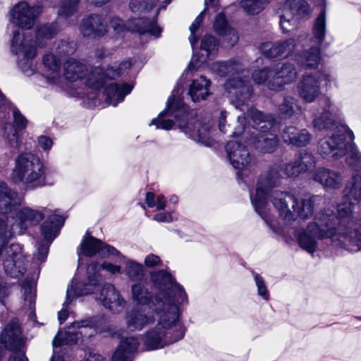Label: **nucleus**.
<instances>
[{
	"mask_svg": "<svg viewBox=\"0 0 361 361\" xmlns=\"http://www.w3.org/2000/svg\"><path fill=\"white\" fill-rule=\"evenodd\" d=\"M162 293L155 298L153 307H137L126 312L125 322L131 331H141L157 323L142 336L144 345L147 350L161 348L182 339L185 329L180 321V312L177 305L169 300L164 301Z\"/></svg>",
	"mask_w": 361,
	"mask_h": 361,
	"instance_id": "nucleus-2",
	"label": "nucleus"
},
{
	"mask_svg": "<svg viewBox=\"0 0 361 361\" xmlns=\"http://www.w3.org/2000/svg\"><path fill=\"white\" fill-rule=\"evenodd\" d=\"M155 296L142 283H137L131 286V299L139 307H153L155 303Z\"/></svg>",
	"mask_w": 361,
	"mask_h": 361,
	"instance_id": "nucleus-37",
	"label": "nucleus"
},
{
	"mask_svg": "<svg viewBox=\"0 0 361 361\" xmlns=\"http://www.w3.org/2000/svg\"><path fill=\"white\" fill-rule=\"evenodd\" d=\"M144 262L147 267H154L161 264V261L158 255L149 254L145 257Z\"/></svg>",
	"mask_w": 361,
	"mask_h": 361,
	"instance_id": "nucleus-56",
	"label": "nucleus"
},
{
	"mask_svg": "<svg viewBox=\"0 0 361 361\" xmlns=\"http://www.w3.org/2000/svg\"><path fill=\"white\" fill-rule=\"evenodd\" d=\"M101 280L97 264H90L87 269L86 280L77 283L76 279L74 278L71 286L68 287L66 303H70L75 296L95 294L96 300L106 309L114 314L121 312L126 305V300L114 285L105 283L100 287Z\"/></svg>",
	"mask_w": 361,
	"mask_h": 361,
	"instance_id": "nucleus-6",
	"label": "nucleus"
},
{
	"mask_svg": "<svg viewBox=\"0 0 361 361\" xmlns=\"http://www.w3.org/2000/svg\"><path fill=\"white\" fill-rule=\"evenodd\" d=\"M205 11V9L202 11L197 17L195 18V21L190 26V36L189 37V40L191 44L192 49H195V45L197 42V37L195 35V32L198 30L200 25H201L203 20V15Z\"/></svg>",
	"mask_w": 361,
	"mask_h": 361,
	"instance_id": "nucleus-49",
	"label": "nucleus"
},
{
	"mask_svg": "<svg viewBox=\"0 0 361 361\" xmlns=\"http://www.w3.org/2000/svg\"><path fill=\"white\" fill-rule=\"evenodd\" d=\"M276 128L267 130L265 133H252L251 140L255 147L262 152L270 153L274 151L278 145Z\"/></svg>",
	"mask_w": 361,
	"mask_h": 361,
	"instance_id": "nucleus-32",
	"label": "nucleus"
},
{
	"mask_svg": "<svg viewBox=\"0 0 361 361\" xmlns=\"http://www.w3.org/2000/svg\"><path fill=\"white\" fill-rule=\"evenodd\" d=\"M253 81L257 85H265L269 89V82L274 78L273 67L255 71L252 74Z\"/></svg>",
	"mask_w": 361,
	"mask_h": 361,
	"instance_id": "nucleus-44",
	"label": "nucleus"
},
{
	"mask_svg": "<svg viewBox=\"0 0 361 361\" xmlns=\"http://www.w3.org/2000/svg\"><path fill=\"white\" fill-rule=\"evenodd\" d=\"M150 0H130L129 7L133 13H142L149 8Z\"/></svg>",
	"mask_w": 361,
	"mask_h": 361,
	"instance_id": "nucleus-52",
	"label": "nucleus"
},
{
	"mask_svg": "<svg viewBox=\"0 0 361 361\" xmlns=\"http://www.w3.org/2000/svg\"><path fill=\"white\" fill-rule=\"evenodd\" d=\"M0 340L7 349L12 351L8 361H28L25 355L24 340L17 322L12 321L4 328Z\"/></svg>",
	"mask_w": 361,
	"mask_h": 361,
	"instance_id": "nucleus-17",
	"label": "nucleus"
},
{
	"mask_svg": "<svg viewBox=\"0 0 361 361\" xmlns=\"http://www.w3.org/2000/svg\"><path fill=\"white\" fill-rule=\"evenodd\" d=\"M281 137L285 143L298 147L307 146L312 140V135L307 129H298L293 126H286Z\"/></svg>",
	"mask_w": 361,
	"mask_h": 361,
	"instance_id": "nucleus-30",
	"label": "nucleus"
},
{
	"mask_svg": "<svg viewBox=\"0 0 361 361\" xmlns=\"http://www.w3.org/2000/svg\"><path fill=\"white\" fill-rule=\"evenodd\" d=\"M284 176L283 165L274 164L260 174L255 193H250V200L255 210L274 232H278V228L276 221L268 213V200L269 197L271 201V195L274 191L270 193L271 191L280 184Z\"/></svg>",
	"mask_w": 361,
	"mask_h": 361,
	"instance_id": "nucleus-9",
	"label": "nucleus"
},
{
	"mask_svg": "<svg viewBox=\"0 0 361 361\" xmlns=\"http://www.w3.org/2000/svg\"><path fill=\"white\" fill-rule=\"evenodd\" d=\"M150 279L159 290L157 296L162 293L165 295L164 301L169 300L171 304L177 305L179 309L181 305L188 303V296L183 286L175 282L172 276L166 271L151 272Z\"/></svg>",
	"mask_w": 361,
	"mask_h": 361,
	"instance_id": "nucleus-14",
	"label": "nucleus"
},
{
	"mask_svg": "<svg viewBox=\"0 0 361 361\" xmlns=\"http://www.w3.org/2000/svg\"><path fill=\"white\" fill-rule=\"evenodd\" d=\"M269 0H241L240 6L250 15L260 13L268 4Z\"/></svg>",
	"mask_w": 361,
	"mask_h": 361,
	"instance_id": "nucleus-43",
	"label": "nucleus"
},
{
	"mask_svg": "<svg viewBox=\"0 0 361 361\" xmlns=\"http://www.w3.org/2000/svg\"><path fill=\"white\" fill-rule=\"evenodd\" d=\"M323 200L322 196L310 195L297 197L288 191L274 190L271 195L273 206L279 211L280 216L288 223L295 219V215L302 219L312 216L316 207Z\"/></svg>",
	"mask_w": 361,
	"mask_h": 361,
	"instance_id": "nucleus-10",
	"label": "nucleus"
},
{
	"mask_svg": "<svg viewBox=\"0 0 361 361\" xmlns=\"http://www.w3.org/2000/svg\"><path fill=\"white\" fill-rule=\"evenodd\" d=\"M307 42L305 34L300 35L297 39L289 38L276 42H266L262 43L259 49L261 53L267 58H287L290 56L298 47H304L305 42Z\"/></svg>",
	"mask_w": 361,
	"mask_h": 361,
	"instance_id": "nucleus-18",
	"label": "nucleus"
},
{
	"mask_svg": "<svg viewBox=\"0 0 361 361\" xmlns=\"http://www.w3.org/2000/svg\"><path fill=\"white\" fill-rule=\"evenodd\" d=\"M15 131H20L25 129L27 124V120L16 107L12 109Z\"/></svg>",
	"mask_w": 361,
	"mask_h": 361,
	"instance_id": "nucleus-48",
	"label": "nucleus"
},
{
	"mask_svg": "<svg viewBox=\"0 0 361 361\" xmlns=\"http://www.w3.org/2000/svg\"><path fill=\"white\" fill-rule=\"evenodd\" d=\"M44 216H47V219L41 226L44 241L37 245V252L34 254V259L40 262H44L47 259L49 245L58 235L60 228L63 225L64 218L46 207L41 210L23 207L16 213V218L12 219L14 221L11 224L10 227L7 224V230L11 232L13 236L15 233H24L28 228L37 225Z\"/></svg>",
	"mask_w": 361,
	"mask_h": 361,
	"instance_id": "nucleus-5",
	"label": "nucleus"
},
{
	"mask_svg": "<svg viewBox=\"0 0 361 361\" xmlns=\"http://www.w3.org/2000/svg\"><path fill=\"white\" fill-rule=\"evenodd\" d=\"M181 90L182 87H179L178 83L173 90V94L167 101L166 109L161 111L157 118H153L151 121L150 125H155L157 128L170 130L174 125V121L171 118L172 117L177 121L186 118L187 106L182 99L176 97Z\"/></svg>",
	"mask_w": 361,
	"mask_h": 361,
	"instance_id": "nucleus-15",
	"label": "nucleus"
},
{
	"mask_svg": "<svg viewBox=\"0 0 361 361\" xmlns=\"http://www.w3.org/2000/svg\"><path fill=\"white\" fill-rule=\"evenodd\" d=\"M11 179L27 190H35L47 184L46 169L38 157L30 152H21L14 159Z\"/></svg>",
	"mask_w": 361,
	"mask_h": 361,
	"instance_id": "nucleus-11",
	"label": "nucleus"
},
{
	"mask_svg": "<svg viewBox=\"0 0 361 361\" xmlns=\"http://www.w3.org/2000/svg\"><path fill=\"white\" fill-rule=\"evenodd\" d=\"M157 11L152 19H147L145 16L138 18H130L126 24L118 17H113L110 20V26L116 33H121L126 30L137 32L140 34L149 33L157 37L161 35V30L157 25L155 17L158 15Z\"/></svg>",
	"mask_w": 361,
	"mask_h": 361,
	"instance_id": "nucleus-16",
	"label": "nucleus"
},
{
	"mask_svg": "<svg viewBox=\"0 0 361 361\" xmlns=\"http://www.w3.org/2000/svg\"><path fill=\"white\" fill-rule=\"evenodd\" d=\"M218 49V41L210 35H204L201 39L200 50L202 53L200 55L194 54L192 59L185 70L188 73L193 69H198L201 66L205 63L208 60H211L216 55Z\"/></svg>",
	"mask_w": 361,
	"mask_h": 361,
	"instance_id": "nucleus-24",
	"label": "nucleus"
},
{
	"mask_svg": "<svg viewBox=\"0 0 361 361\" xmlns=\"http://www.w3.org/2000/svg\"><path fill=\"white\" fill-rule=\"evenodd\" d=\"M318 77L319 82L321 83L322 80L325 81V85L329 86L330 84L336 81V78L331 73L326 71H317L314 73Z\"/></svg>",
	"mask_w": 361,
	"mask_h": 361,
	"instance_id": "nucleus-54",
	"label": "nucleus"
},
{
	"mask_svg": "<svg viewBox=\"0 0 361 361\" xmlns=\"http://www.w3.org/2000/svg\"><path fill=\"white\" fill-rule=\"evenodd\" d=\"M283 11L290 16L302 19L310 14V6L307 0H284Z\"/></svg>",
	"mask_w": 361,
	"mask_h": 361,
	"instance_id": "nucleus-38",
	"label": "nucleus"
},
{
	"mask_svg": "<svg viewBox=\"0 0 361 361\" xmlns=\"http://www.w3.org/2000/svg\"><path fill=\"white\" fill-rule=\"evenodd\" d=\"M279 109L280 114L286 118L298 115L302 111V107L298 100L291 96H286L283 98Z\"/></svg>",
	"mask_w": 361,
	"mask_h": 361,
	"instance_id": "nucleus-41",
	"label": "nucleus"
},
{
	"mask_svg": "<svg viewBox=\"0 0 361 361\" xmlns=\"http://www.w3.org/2000/svg\"><path fill=\"white\" fill-rule=\"evenodd\" d=\"M166 205V197L163 195H159L156 197V207L157 210H163Z\"/></svg>",
	"mask_w": 361,
	"mask_h": 361,
	"instance_id": "nucleus-61",
	"label": "nucleus"
},
{
	"mask_svg": "<svg viewBox=\"0 0 361 361\" xmlns=\"http://www.w3.org/2000/svg\"><path fill=\"white\" fill-rule=\"evenodd\" d=\"M9 293V287L4 281L3 279H0V300L4 299Z\"/></svg>",
	"mask_w": 361,
	"mask_h": 361,
	"instance_id": "nucleus-60",
	"label": "nucleus"
},
{
	"mask_svg": "<svg viewBox=\"0 0 361 361\" xmlns=\"http://www.w3.org/2000/svg\"><path fill=\"white\" fill-rule=\"evenodd\" d=\"M255 285L257 288V293L264 300L269 299V293L263 278L257 273H253Z\"/></svg>",
	"mask_w": 361,
	"mask_h": 361,
	"instance_id": "nucleus-50",
	"label": "nucleus"
},
{
	"mask_svg": "<svg viewBox=\"0 0 361 361\" xmlns=\"http://www.w3.org/2000/svg\"><path fill=\"white\" fill-rule=\"evenodd\" d=\"M80 0H61L58 10L59 18L68 20L72 17L77 18L78 6Z\"/></svg>",
	"mask_w": 361,
	"mask_h": 361,
	"instance_id": "nucleus-42",
	"label": "nucleus"
},
{
	"mask_svg": "<svg viewBox=\"0 0 361 361\" xmlns=\"http://www.w3.org/2000/svg\"><path fill=\"white\" fill-rule=\"evenodd\" d=\"M126 273L132 281L141 280L144 274V267L142 264L133 260H128L126 265Z\"/></svg>",
	"mask_w": 361,
	"mask_h": 361,
	"instance_id": "nucleus-45",
	"label": "nucleus"
},
{
	"mask_svg": "<svg viewBox=\"0 0 361 361\" xmlns=\"http://www.w3.org/2000/svg\"><path fill=\"white\" fill-rule=\"evenodd\" d=\"M241 74L244 78L237 75L227 80L224 85L226 90L233 97L231 103L243 112V115L240 116L245 117L246 124L248 123L255 130L254 132L265 133L269 129L276 128V124L271 115H264L262 111L249 106L252 88L244 71Z\"/></svg>",
	"mask_w": 361,
	"mask_h": 361,
	"instance_id": "nucleus-7",
	"label": "nucleus"
},
{
	"mask_svg": "<svg viewBox=\"0 0 361 361\" xmlns=\"http://www.w3.org/2000/svg\"><path fill=\"white\" fill-rule=\"evenodd\" d=\"M84 361H103V357L94 351H89Z\"/></svg>",
	"mask_w": 361,
	"mask_h": 361,
	"instance_id": "nucleus-62",
	"label": "nucleus"
},
{
	"mask_svg": "<svg viewBox=\"0 0 361 361\" xmlns=\"http://www.w3.org/2000/svg\"><path fill=\"white\" fill-rule=\"evenodd\" d=\"M316 165L317 159L314 155L302 150L295 155L293 161L283 165L284 175L288 178H295L302 173H310Z\"/></svg>",
	"mask_w": 361,
	"mask_h": 361,
	"instance_id": "nucleus-20",
	"label": "nucleus"
},
{
	"mask_svg": "<svg viewBox=\"0 0 361 361\" xmlns=\"http://www.w3.org/2000/svg\"><path fill=\"white\" fill-rule=\"evenodd\" d=\"M104 319H87L74 322L68 327V331H59L53 340V347L56 349L63 345H72L78 342L82 336L90 337L97 333L108 332L114 335L110 326H102Z\"/></svg>",
	"mask_w": 361,
	"mask_h": 361,
	"instance_id": "nucleus-12",
	"label": "nucleus"
},
{
	"mask_svg": "<svg viewBox=\"0 0 361 361\" xmlns=\"http://www.w3.org/2000/svg\"><path fill=\"white\" fill-rule=\"evenodd\" d=\"M273 67L274 78L269 82V89L281 91L285 85L295 80L298 72L295 65L290 62L278 63Z\"/></svg>",
	"mask_w": 361,
	"mask_h": 361,
	"instance_id": "nucleus-23",
	"label": "nucleus"
},
{
	"mask_svg": "<svg viewBox=\"0 0 361 361\" xmlns=\"http://www.w3.org/2000/svg\"><path fill=\"white\" fill-rule=\"evenodd\" d=\"M238 125L235 127L233 132V136L237 137L243 135V138L247 140V142H252V140L248 139V135L250 133V126H246V118L245 116H237ZM252 132H251L252 134Z\"/></svg>",
	"mask_w": 361,
	"mask_h": 361,
	"instance_id": "nucleus-46",
	"label": "nucleus"
},
{
	"mask_svg": "<svg viewBox=\"0 0 361 361\" xmlns=\"http://www.w3.org/2000/svg\"><path fill=\"white\" fill-rule=\"evenodd\" d=\"M322 102L324 108L322 113L314 118L313 126L318 130L328 133L318 143V154L326 159L345 156L347 164L355 171H361V153L352 142L353 132L335 123V118L338 117V109L329 97H324Z\"/></svg>",
	"mask_w": 361,
	"mask_h": 361,
	"instance_id": "nucleus-3",
	"label": "nucleus"
},
{
	"mask_svg": "<svg viewBox=\"0 0 361 361\" xmlns=\"http://www.w3.org/2000/svg\"><path fill=\"white\" fill-rule=\"evenodd\" d=\"M42 10V5L30 6L26 1H20L9 12L10 23L18 27L30 30L34 26Z\"/></svg>",
	"mask_w": 361,
	"mask_h": 361,
	"instance_id": "nucleus-19",
	"label": "nucleus"
},
{
	"mask_svg": "<svg viewBox=\"0 0 361 361\" xmlns=\"http://www.w3.org/2000/svg\"><path fill=\"white\" fill-rule=\"evenodd\" d=\"M211 84L210 80L203 75L193 79L189 85L188 92L191 100L193 102H200L206 100L211 94Z\"/></svg>",
	"mask_w": 361,
	"mask_h": 361,
	"instance_id": "nucleus-33",
	"label": "nucleus"
},
{
	"mask_svg": "<svg viewBox=\"0 0 361 361\" xmlns=\"http://www.w3.org/2000/svg\"><path fill=\"white\" fill-rule=\"evenodd\" d=\"M133 90V86L122 83L112 82L108 85L104 90L106 102L113 106H116L119 102L123 101L125 97Z\"/></svg>",
	"mask_w": 361,
	"mask_h": 361,
	"instance_id": "nucleus-35",
	"label": "nucleus"
},
{
	"mask_svg": "<svg viewBox=\"0 0 361 361\" xmlns=\"http://www.w3.org/2000/svg\"><path fill=\"white\" fill-rule=\"evenodd\" d=\"M18 192L12 190L4 181L0 180V258L5 272L13 278H19L25 272V259L20 245H6L12 238L7 230L8 214L18 203Z\"/></svg>",
	"mask_w": 361,
	"mask_h": 361,
	"instance_id": "nucleus-4",
	"label": "nucleus"
},
{
	"mask_svg": "<svg viewBox=\"0 0 361 361\" xmlns=\"http://www.w3.org/2000/svg\"><path fill=\"white\" fill-rule=\"evenodd\" d=\"M242 64L238 61H217L212 63L211 69L220 76L240 74Z\"/></svg>",
	"mask_w": 361,
	"mask_h": 361,
	"instance_id": "nucleus-39",
	"label": "nucleus"
},
{
	"mask_svg": "<svg viewBox=\"0 0 361 361\" xmlns=\"http://www.w3.org/2000/svg\"><path fill=\"white\" fill-rule=\"evenodd\" d=\"M59 31L56 23L43 24L35 29V41L19 30L13 31L11 40V51L17 56L18 67L27 75L34 72L33 59L37 55V47H43L48 40L54 37Z\"/></svg>",
	"mask_w": 361,
	"mask_h": 361,
	"instance_id": "nucleus-8",
	"label": "nucleus"
},
{
	"mask_svg": "<svg viewBox=\"0 0 361 361\" xmlns=\"http://www.w3.org/2000/svg\"><path fill=\"white\" fill-rule=\"evenodd\" d=\"M227 157L233 168L240 169L251 162V157L246 147L236 141H229L226 145Z\"/></svg>",
	"mask_w": 361,
	"mask_h": 361,
	"instance_id": "nucleus-27",
	"label": "nucleus"
},
{
	"mask_svg": "<svg viewBox=\"0 0 361 361\" xmlns=\"http://www.w3.org/2000/svg\"><path fill=\"white\" fill-rule=\"evenodd\" d=\"M8 142L11 148L19 149L20 147V138L17 131H15L11 136H8Z\"/></svg>",
	"mask_w": 361,
	"mask_h": 361,
	"instance_id": "nucleus-58",
	"label": "nucleus"
},
{
	"mask_svg": "<svg viewBox=\"0 0 361 361\" xmlns=\"http://www.w3.org/2000/svg\"><path fill=\"white\" fill-rule=\"evenodd\" d=\"M153 219L158 222H171L172 221V216L168 212L159 213L153 216Z\"/></svg>",
	"mask_w": 361,
	"mask_h": 361,
	"instance_id": "nucleus-59",
	"label": "nucleus"
},
{
	"mask_svg": "<svg viewBox=\"0 0 361 361\" xmlns=\"http://www.w3.org/2000/svg\"><path fill=\"white\" fill-rule=\"evenodd\" d=\"M80 250L87 257H92L98 253L102 257H112L116 262H121L125 259L117 249L92 236L84 238L80 244Z\"/></svg>",
	"mask_w": 361,
	"mask_h": 361,
	"instance_id": "nucleus-21",
	"label": "nucleus"
},
{
	"mask_svg": "<svg viewBox=\"0 0 361 361\" xmlns=\"http://www.w3.org/2000/svg\"><path fill=\"white\" fill-rule=\"evenodd\" d=\"M75 50L76 44L74 41L61 40L56 48V52L60 56L71 55Z\"/></svg>",
	"mask_w": 361,
	"mask_h": 361,
	"instance_id": "nucleus-47",
	"label": "nucleus"
},
{
	"mask_svg": "<svg viewBox=\"0 0 361 361\" xmlns=\"http://www.w3.org/2000/svg\"><path fill=\"white\" fill-rule=\"evenodd\" d=\"M61 61L52 53H47L43 57V64L47 71L54 74L47 77V81L51 84H57L59 80V72L61 68Z\"/></svg>",
	"mask_w": 361,
	"mask_h": 361,
	"instance_id": "nucleus-40",
	"label": "nucleus"
},
{
	"mask_svg": "<svg viewBox=\"0 0 361 361\" xmlns=\"http://www.w3.org/2000/svg\"><path fill=\"white\" fill-rule=\"evenodd\" d=\"M343 200L336 206V212L324 207L317 212L314 221L306 228L295 230V236L300 247L310 254L318 248L319 240L329 239L335 247L349 252L361 250V213L354 215L355 204L352 200H361V175L355 174L343 190Z\"/></svg>",
	"mask_w": 361,
	"mask_h": 361,
	"instance_id": "nucleus-1",
	"label": "nucleus"
},
{
	"mask_svg": "<svg viewBox=\"0 0 361 361\" xmlns=\"http://www.w3.org/2000/svg\"><path fill=\"white\" fill-rule=\"evenodd\" d=\"M98 264L97 263H96ZM102 268L110 272L111 274H116L121 272V267L118 265H115L108 262H104L101 267L97 265L98 272L99 273L100 269Z\"/></svg>",
	"mask_w": 361,
	"mask_h": 361,
	"instance_id": "nucleus-57",
	"label": "nucleus"
},
{
	"mask_svg": "<svg viewBox=\"0 0 361 361\" xmlns=\"http://www.w3.org/2000/svg\"><path fill=\"white\" fill-rule=\"evenodd\" d=\"M288 15H290L289 13H287L286 12H284V13L281 16L280 20L281 27L285 33L290 31L292 27L295 25V22L299 20L296 18H293V16L288 18Z\"/></svg>",
	"mask_w": 361,
	"mask_h": 361,
	"instance_id": "nucleus-51",
	"label": "nucleus"
},
{
	"mask_svg": "<svg viewBox=\"0 0 361 361\" xmlns=\"http://www.w3.org/2000/svg\"><path fill=\"white\" fill-rule=\"evenodd\" d=\"M139 345L135 336L123 339L112 357V361H133Z\"/></svg>",
	"mask_w": 361,
	"mask_h": 361,
	"instance_id": "nucleus-34",
	"label": "nucleus"
},
{
	"mask_svg": "<svg viewBox=\"0 0 361 361\" xmlns=\"http://www.w3.org/2000/svg\"><path fill=\"white\" fill-rule=\"evenodd\" d=\"M179 128L188 137L201 142L205 145L210 144L211 127L208 123H203L201 121L187 123L185 125L179 124Z\"/></svg>",
	"mask_w": 361,
	"mask_h": 361,
	"instance_id": "nucleus-28",
	"label": "nucleus"
},
{
	"mask_svg": "<svg viewBox=\"0 0 361 361\" xmlns=\"http://www.w3.org/2000/svg\"><path fill=\"white\" fill-rule=\"evenodd\" d=\"M145 203L150 208L155 207L156 201H155V195L152 192H148L145 195Z\"/></svg>",
	"mask_w": 361,
	"mask_h": 361,
	"instance_id": "nucleus-63",
	"label": "nucleus"
},
{
	"mask_svg": "<svg viewBox=\"0 0 361 361\" xmlns=\"http://www.w3.org/2000/svg\"><path fill=\"white\" fill-rule=\"evenodd\" d=\"M22 291L25 301L28 302L30 308H32L35 305V295L32 291V287L25 283L22 288Z\"/></svg>",
	"mask_w": 361,
	"mask_h": 361,
	"instance_id": "nucleus-53",
	"label": "nucleus"
},
{
	"mask_svg": "<svg viewBox=\"0 0 361 361\" xmlns=\"http://www.w3.org/2000/svg\"><path fill=\"white\" fill-rule=\"evenodd\" d=\"M131 66L130 60H126L119 64L115 63L114 66L104 71L101 67H94L90 75L87 80V85L93 90H99L104 86L105 79H114L120 76L126 70Z\"/></svg>",
	"mask_w": 361,
	"mask_h": 361,
	"instance_id": "nucleus-22",
	"label": "nucleus"
},
{
	"mask_svg": "<svg viewBox=\"0 0 361 361\" xmlns=\"http://www.w3.org/2000/svg\"><path fill=\"white\" fill-rule=\"evenodd\" d=\"M312 37L308 41L310 48L295 54L298 64L305 68H316L321 60V45L326 36V10L323 8L312 27Z\"/></svg>",
	"mask_w": 361,
	"mask_h": 361,
	"instance_id": "nucleus-13",
	"label": "nucleus"
},
{
	"mask_svg": "<svg viewBox=\"0 0 361 361\" xmlns=\"http://www.w3.org/2000/svg\"><path fill=\"white\" fill-rule=\"evenodd\" d=\"M93 70L94 68H92L90 73L87 75L88 68L86 64L78 60L71 59L64 63L63 75L68 81L73 82L82 81L86 76L89 77ZM87 79L88 78L85 80V84L86 86L92 89L87 85Z\"/></svg>",
	"mask_w": 361,
	"mask_h": 361,
	"instance_id": "nucleus-31",
	"label": "nucleus"
},
{
	"mask_svg": "<svg viewBox=\"0 0 361 361\" xmlns=\"http://www.w3.org/2000/svg\"><path fill=\"white\" fill-rule=\"evenodd\" d=\"M299 97L305 102H314L321 94L318 77L314 73L304 74L297 85Z\"/></svg>",
	"mask_w": 361,
	"mask_h": 361,
	"instance_id": "nucleus-25",
	"label": "nucleus"
},
{
	"mask_svg": "<svg viewBox=\"0 0 361 361\" xmlns=\"http://www.w3.org/2000/svg\"><path fill=\"white\" fill-rule=\"evenodd\" d=\"M80 30L84 37H100L106 34L107 25L102 16L90 15L82 20Z\"/></svg>",
	"mask_w": 361,
	"mask_h": 361,
	"instance_id": "nucleus-29",
	"label": "nucleus"
},
{
	"mask_svg": "<svg viewBox=\"0 0 361 361\" xmlns=\"http://www.w3.org/2000/svg\"><path fill=\"white\" fill-rule=\"evenodd\" d=\"M226 111H222L221 112V116L219 118V128L220 131L225 133L226 131L224 130L225 128V122H226Z\"/></svg>",
	"mask_w": 361,
	"mask_h": 361,
	"instance_id": "nucleus-64",
	"label": "nucleus"
},
{
	"mask_svg": "<svg viewBox=\"0 0 361 361\" xmlns=\"http://www.w3.org/2000/svg\"><path fill=\"white\" fill-rule=\"evenodd\" d=\"M214 29L219 35L225 37L229 45L233 46L237 43L238 40L237 33L228 25L224 14L220 13L216 15L214 23Z\"/></svg>",
	"mask_w": 361,
	"mask_h": 361,
	"instance_id": "nucleus-36",
	"label": "nucleus"
},
{
	"mask_svg": "<svg viewBox=\"0 0 361 361\" xmlns=\"http://www.w3.org/2000/svg\"><path fill=\"white\" fill-rule=\"evenodd\" d=\"M37 142L39 146L44 151L50 150L53 145L52 140L46 135L39 136L37 139Z\"/></svg>",
	"mask_w": 361,
	"mask_h": 361,
	"instance_id": "nucleus-55",
	"label": "nucleus"
},
{
	"mask_svg": "<svg viewBox=\"0 0 361 361\" xmlns=\"http://www.w3.org/2000/svg\"><path fill=\"white\" fill-rule=\"evenodd\" d=\"M312 178L326 190H335L342 187L344 176L340 171L323 166L314 171Z\"/></svg>",
	"mask_w": 361,
	"mask_h": 361,
	"instance_id": "nucleus-26",
	"label": "nucleus"
}]
</instances>
